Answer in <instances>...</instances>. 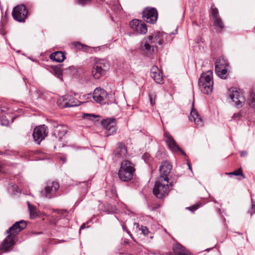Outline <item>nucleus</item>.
I'll return each instance as SVG.
<instances>
[{"label":"nucleus","mask_w":255,"mask_h":255,"mask_svg":"<svg viewBox=\"0 0 255 255\" xmlns=\"http://www.w3.org/2000/svg\"><path fill=\"white\" fill-rule=\"evenodd\" d=\"M93 98L95 101L101 104H109L114 101L112 95H108L107 92L100 88H96L93 94Z\"/></svg>","instance_id":"7"},{"label":"nucleus","mask_w":255,"mask_h":255,"mask_svg":"<svg viewBox=\"0 0 255 255\" xmlns=\"http://www.w3.org/2000/svg\"><path fill=\"white\" fill-rule=\"evenodd\" d=\"M150 75L156 83L161 84L163 81V76L161 71L157 66L154 65L150 70Z\"/></svg>","instance_id":"18"},{"label":"nucleus","mask_w":255,"mask_h":255,"mask_svg":"<svg viewBox=\"0 0 255 255\" xmlns=\"http://www.w3.org/2000/svg\"><path fill=\"white\" fill-rule=\"evenodd\" d=\"M69 69L70 70H71L72 69H74V67H70L69 68Z\"/></svg>","instance_id":"48"},{"label":"nucleus","mask_w":255,"mask_h":255,"mask_svg":"<svg viewBox=\"0 0 255 255\" xmlns=\"http://www.w3.org/2000/svg\"><path fill=\"white\" fill-rule=\"evenodd\" d=\"M167 34L157 32L154 35H149L145 38L141 45L142 51L147 55H151L157 50V44L162 45L166 40Z\"/></svg>","instance_id":"1"},{"label":"nucleus","mask_w":255,"mask_h":255,"mask_svg":"<svg viewBox=\"0 0 255 255\" xmlns=\"http://www.w3.org/2000/svg\"><path fill=\"white\" fill-rule=\"evenodd\" d=\"M131 28L139 34H145L147 29L146 24L141 20L133 19L130 22Z\"/></svg>","instance_id":"16"},{"label":"nucleus","mask_w":255,"mask_h":255,"mask_svg":"<svg viewBox=\"0 0 255 255\" xmlns=\"http://www.w3.org/2000/svg\"><path fill=\"white\" fill-rule=\"evenodd\" d=\"M142 17L146 22L154 23L157 20L158 13L154 8H146L143 11Z\"/></svg>","instance_id":"11"},{"label":"nucleus","mask_w":255,"mask_h":255,"mask_svg":"<svg viewBox=\"0 0 255 255\" xmlns=\"http://www.w3.org/2000/svg\"><path fill=\"white\" fill-rule=\"evenodd\" d=\"M115 156L119 158H123L128 154V150L126 145L121 142L118 143L115 150Z\"/></svg>","instance_id":"20"},{"label":"nucleus","mask_w":255,"mask_h":255,"mask_svg":"<svg viewBox=\"0 0 255 255\" xmlns=\"http://www.w3.org/2000/svg\"><path fill=\"white\" fill-rule=\"evenodd\" d=\"M56 131L60 136H62L67 133V128L63 125H59L56 127Z\"/></svg>","instance_id":"27"},{"label":"nucleus","mask_w":255,"mask_h":255,"mask_svg":"<svg viewBox=\"0 0 255 255\" xmlns=\"http://www.w3.org/2000/svg\"><path fill=\"white\" fill-rule=\"evenodd\" d=\"M76 46L77 47H79L80 46H81V48L82 49H87V48H89V47L87 45H83L81 43H80V42H76Z\"/></svg>","instance_id":"36"},{"label":"nucleus","mask_w":255,"mask_h":255,"mask_svg":"<svg viewBox=\"0 0 255 255\" xmlns=\"http://www.w3.org/2000/svg\"><path fill=\"white\" fill-rule=\"evenodd\" d=\"M116 7H117V10L116 11H115L116 12H118V11H119L120 10V6H118V5H116Z\"/></svg>","instance_id":"45"},{"label":"nucleus","mask_w":255,"mask_h":255,"mask_svg":"<svg viewBox=\"0 0 255 255\" xmlns=\"http://www.w3.org/2000/svg\"><path fill=\"white\" fill-rule=\"evenodd\" d=\"M171 168L172 165L169 163L168 162H162L159 168L160 177H166V179L169 180L168 175L170 173Z\"/></svg>","instance_id":"21"},{"label":"nucleus","mask_w":255,"mask_h":255,"mask_svg":"<svg viewBox=\"0 0 255 255\" xmlns=\"http://www.w3.org/2000/svg\"><path fill=\"white\" fill-rule=\"evenodd\" d=\"M50 58L53 61L57 62H62L65 58L64 53L62 51H57L52 53Z\"/></svg>","instance_id":"22"},{"label":"nucleus","mask_w":255,"mask_h":255,"mask_svg":"<svg viewBox=\"0 0 255 255\" xmlns=\"http://www.w3.org/2000/svg\"><path fill=\"white\" fill-rule=\"evenodd\" d=\"M102 125L106 129V134L110 136L116 132V120L115 119H106L102 122Z\"/></svg>","instance_id":"17"},{"label":"nucleus","mask_w":255,"mask_h":255,"mask_svg":"<svg viewBox=\"0 0 255 255\" xmlns=\"http://www.w3.org/2000/svg\"><path fill=\"white\" fill-rule=\"evenodd\" d=\"M0 153H1V152H0Z\"/></svg>","instance_id":"50"},{"label":"nucleus","mask_w":255,"mask_h":255,"mask_svg":"<svg viewBox=\"0 0 255 255\" xmlns=\"http://www.w3.org/2000/svg\"><path fill=\"white\" fill-rule=\"evenodd\" d=\"M211 10L215 29L218 32L222 31L224 28V24L222 18L219 16L218 9L216 7H212Z\"/></svg>","instance_id":"10"},{"label":"nucleus","mask_w":255,"mask_h":255,"mask_svg":"<svg viewBox=\"0 0 255 255\" xmlns=\"http://www.w3.org/2000/svg\"><path fill=\"white\" fill-rule=\"evenodd\" d=\"M122 227L124 231H125L128 235H130V232L126 228L124 225L122 226Z\"/></svg>","instance_id":"40"},{"label":"nucleus","mask_w":255,"mask_h":255,"mask_svg":"<svg viewBox=\"0 0 255 255\" xmlns=\"http://www.w3.org/2000/svg\"><path fill=\"white\" fill-rule=\"evenodd\" d=\"M216 74L222 79H226L228 76L227 68L221 67H215Z\"/></svg>","instance_id":"23"},{"label":"nucleus","mask_w":255,"mask_h":255,"mask_svg":"<svg viewBox=\"0 0 255 255\" xmlns=\"http://www.w3.org/2000/svg\"><path fill=\"white\" fill-rule=\"evenodd\" d=\"M86 228V224H83L81 225V227H80V230H82V229H84Z\"/></svg>","instance_id":"43"},{"label":"nucleus","mask_w":255,"mask_h":255,"mask_svg":"<svg viewBox=\"0 0 255 255\" xmlns=\"http://www.w3.org/2000/svg\"><path fill=\"white\" fill-rule=\"evenodd\" d=\"M91 0H77V3L78 4L84 5L90 3Z\"/></svg>","instance_id":"31"},{"label":"nucleus","mask_w":255,"mask_h":255,"mask_svg":"<svg viewBox=\"0 0 255 255\" xmlns=\"http://www.w3.org/2000/svg\"><path fill=\"white\" fill-rule=\"evenodd\" d=\"M230 97L236 107L240 108L243 106L245 102V98L239 90L234 88L230 94Z\"/></svg>","instance_id":"14"},{"label":"nucleus","mask_w":255,"mask_h":255,"mask_svg":"<svg viewBox=\"0 0 255 255\" xmlns=\"http://www.w3.org/2000/svg\"><path fill=\"white\" fill-rule=\"evenodd\" d=\"M60 159L61 160H62L63 162H66V158H65V157H61Z\"/></svg>","instance_id":"44"},{"label":"nucleus","mask_w":255,"mask_h":255,"mask_svg":"<svg viewBox=\"0 0 255 255\" xmlns=\"http://www.w3.org/2000/svg\"><path fill=\"white\" fill-rule=\"evenodd\" d=\"M175 33H173V32H172V33H171V34H175Z\"/></svg>","instance_id":"49"},{"label":"nucleus","mask_w":255,"mask_h":255,"mask_svg":"<svg viewBox=\"0 0 255 255\" xmlns=\"http://www.w3.org/2000/svg\"><path fill=\"white\" fill-rule=\"evenodd\" d=\"M251 216H252L253 214L255 213V203L252 200V211L250 212Z\"/></svg>","instance_id":"35"},{"label":"nucleus","mask_w":255,"mask_h":255,"mask_svg":"<svg viewBox=\"0 0 255 255\" xmlns=\"http://www.w3.org/2000/svg\"><path fill=\"white\" fill-rule=\"evenodd\" d=\"M110 68V64L106 59L95 58L91 71L92 75L95 79H99L106 74Z\"/></svg>","instance_id":"3"},{"label":"nucleus","mask_w":255,"mask_h":255,"mask_svg":"<svg viewBox=\"0 0 255 255\" xmlns=\"http://www.w3.org/2000/svg\"><path fill=\"white\" fill-rule=\"evenodd\" d=\"M59 188L58 182L49 181L45 187V196L47 198H51L55 196L56 191Z\"/></svg>","instance_id":"13"},{"label":"nucleus","mask_w":255,"mask_h":255,"mask_svg":"<svg viewBox=\"0 0 255 255\" xmlns=\"http://www.w3.org/2000/svg\"><path fill=\"white\" fill-rule=\"evenodd\" d=\"M27 204L31 218H35L38 216L36 209L34 206L30 205L28 202H27Z\"/></svg>","instance_id":"25"},{"label":"nucleus","mask_w":255,"mask_h":255,"mask_svg":"<svg viewBox=\"0 0 255 255\" xmlns=\"http://www.w3.org/2000/svg\"><path fill=\"white\" fill-rule=\"evenodd\" d=\"M198 208V205H194L192 207L187 208V209H189L191 211H194L196 210V209H197Z\"/></svg>","instance_id":"39"},{"label":"nucleus","mask_w":255,"mask_h":255,"mask_svg":"<svg viewBox=\"0 0 255 255\" xmlns=\"http://www.w3.org/2000/svg\"><path fill=\"white\" fill-rule=\"evenodd\" d=\"M189 118L191 122L193 121L196 126L198 127H201L204 125L203 119L195 109H192Z\"/></svg>","instance_id":"19"},{"label":"nucleus","mask_w":255,"mask_h":255,"mask_svg":"<svg viewBox=\"0 0 255 255\" xmlns=\"http://www.w3.org/2000/svg\"><path fill=\"white\" fill-rule=\"evenodd\" d=\"M229 66L228 61L224 58H220L217 62V64L215 67H221L224 68H227Z\"/></svg>","instance_id":"26"},{"label":"nucleus","mask_w":255,"mask_h":255,"mask_svg":"<svg viewBox=\"0 0 255 255\" xmlns=\"http://www.w3.org/2000/svg\"><path fill=\"white\" fill-rule=\"evenodd\" d=\"M188 166L189 169L190 170H192L191 166V165H190V164L189 163H188Z\"/></svg>","instance_id":"46"},{"label":"nucleus","mask_w":255,"mask_h":255,"mask_svg":"<svg viewBox=\"0 0 255 255\" xmlns=\"http://www.w3.org/2000/svg\"><path fill=\"white\" fill-rule=\"evenodd\" d=\"M82 117L84 119L92 120L93 118H96L97 116L91 114H84Z\"/></svg>","instance_id":"30"},{"label":"nucleus","mask_w":255,"mask_h":255,"mask_svg":"<svg viewBox=\"0 0 255 255\" xmlns=\"http://www.w3.org/2000/svg\"><path fill=\"white\" fill-rule=\"evenodd\" d=\"M0 124L2 126H7L9 124V121L3 118H2L0 120Z\"/></svg>","instance_id":"33"},{"label":"nucleus","mask_w":255,"mask_h":255,"mask_svg":"<svg viewBox=\"0 0 255 255\" xmlns=\"http://www.w3.org/2000/svg\"><path fill=\"white\" fill-rule=\"evenodd\" d=\"M48 133L47 127L45 125L38 126L34 128L32 135L38 144L44 139Z\"/></svg>","instance_id":"12"},{"label":"nucleus","mask_w":255,"mask_h":255,"mask_svg":"<svg viewBox=\"0 0 255 255\" xmlns=\"http://www.w3.org/2000/svg\"><path fill=\"white\" fill-rule=\"evenodd\" d=\"M150 104L152 106L155 105V95L154 94H150L149 95Z\"/></svg>","instance_id":"32"},{"label":"nucleus","mask_w":255,"mask_h":255,"mask_svg":"<svg viewBox=\"0 0 255 255\" xmlns=\"http://www.w3.org/2000/svg\"><path fill=\"white\" fill-rule=\"evenodd\" d=\"M115 5H113L112 7V9L114 10H115Z\"/></svg>","instance_id":"47"},{"label":"nucleus","mask_w":255,"mask_h":255,"mask_svg":"<svg viewBox=\"0 0 255 255\" xmlns=\"http://www.w3.org/2000/svg\"><path fill=\"white\" fill-rule=\"evenodd\" d=\"M57 213L61 216V217H66V214L67 213L66 210H57Z\"/></svg>","instance_id":"34"},{"label":"nucleus","mask_w":255,"mask_h":255,"mask_svg":"<svg viewBox=\"0 0 255 255\" xmlns=\"http://www.w3.org/2000/svg\"><path fill=\"white\" fill-rule=\"evenodd\" d=\"M213 72L209 70L203 73L199 79V86L202 93L210 94L213 91Z\"/></svg>","instance_id":"5"},{"label":"nucleus","mask_w":255,"mask_h":255,"mask_svg":"<svg viewBox=\"0 0 255 255\" xmlns=\"http://www.w3.org/2000/svg\"><path fill=\"white\" fill-rule=\"evenodd\" d=\"M141 230L144 235H146L148 233V229L146 227L141 226Z\"/></svg>","instance_id":"37"},{"label":"nucleus","mask_w":255,"mask_h":255,"mask_svg":"<svg viewBox=\"0 0 255 255\" xmlns=\"http://www.w3.org/2000/svg\"><path fill=\"white\" fill-rule=\"evenodd\" d=\"M166 179V177H159L155 183L153 193L158 198H162L167 195L172 186Z\"/></svg>","instance_id":"4"},{"label":"nucleus","mask_w":255,"mask_h":255,"mask_svg":"<svg viewBox=\"0 0 255 255\" xmlns=\"http://www.w3.org/2000/svg\"><path fill=\"white\" fill-rule=\"evenodd\" d=\"M28 14V10L25 6L23 4H20L14 7L12 15L15 20L22 22H24Z\"/></svg>","instance_id":"8"},{"label":"nucleus","mask_w":255,"mask_h":255,"mask_svg":"<svg viewBox=\"0 0 255 255\" xmlns=\"http://www.w3.org/2000/svg\"><path fill=\"white\" fill-rule=\"evenodd\" d=\"M26 223L24 220H21L15 223L8 230L7 233L9 235L3 241L1 250L6 252L14 244L15 240V236L26 227Z\"/></svg>","instance_id":"2"},{"label":"nucleus","mask_w":255,"mask_h":255,"mask_svg":"<svg viewBox=\"0 0 255 255\" xmlns=\"http://www.w3.org/2000/svg\"><path fill=\"white\" fill-rule=\"evenodd\" d=\"M226 174L234 175L235 176H238V175H241L243 176V173L242 170L241 168L239 169L238 170H237L236 171L232 172L226 173Z\"/></svg>","instance_id":"29"},{"label":"nucleus","mask_w":255,"mask_h":255,"mask_svg":"<svg viewBox=\"0 0 255 255\" xmlns=\"http://www.w3.org/2000/svg\"><path fill=\"white\" fill-rule=\"evenodd\" d=\"M249 105L250 107L255 108V91H252L249 99Z\"/></svg>","instance_id":"28"},{"label":"nucleus","mask_w":255,"mask_h":255,"mask_svg":"<svg viewBox=\"0 0 255 255\" xmlns=\"http://www.w3.org/2000/svg\"><path fill=\"white\" fill-rule=\"evenodd\" d=\"M52 72L57 78L61 79L62 77V73L60 68L58 66L51 67Z\"/></svg>","instance_id":"24"},{"label":"nucleus","mask_w":255,"mask_h":255,"mask_svg":"<svg viewBox=\"0 0 255 255\" xmlns=\"http://www.w3.org/2000/svg\"><path fill=\"white\" fill-rule=\"evenodd\" d=\"M147 157H148L147 154H144V155H143L142 156V159H143V160L144 161H146L147 160Z\"/></svg>","instance_id":"42"},{"label":"nucleus","mask_w":255,"mask_h":255,"mask_svg":"<svg viewBox=\"0 0 255 255\" xmlns=\"http://www.w3.org/2000/svg\"><path fill=\"white\" fill-rule=\"evenodd\" d=\"M247 154V152L246 151H241V156H245Z\"/></svg>","instance_id":"41"},{"label":"nucleus","mask_w":255,"mask_h":255,"mask_svg":"<svg viewBox=\"0 0 255 255\" xmlns=\"http://www.w3.org/2000/svg\"><path fill=\"white\" fill-rule=\"evenodd\" d=\"M165 142L169 148L174 153H177L180 152L183 155L186 156V153L177 144L172 136L168 132L164 133Z\"/></svg>","instance_id":"9"},{"label":"nucleus","mask_w":255,"mask_h":255,"mask_svg":"<svg viewBox=\"0 0 255 255\" xmlns=\"http://www.w3.org/2000/svg\"><path fill=\"white\" fill-rule=\"evenodd\" d=\"M241 116V114L240 113H235L234 114L232 118L234 119H236L238 118H240Z\"/></svg>","instance_id":"38"},{"label":"nucleus","mask_w":255,"mask_h":255,"mask_svg":"<svg viewBox=\"0 0 255 255\" xmlns=\"http://www.w3.org/2000/svg\"><path fill=\"white\" fill-rule=\"evenodd\" d=\"M64 102L62 108H70L78 106L80 104V102L76 99L71 95H66L61 97L58 101V104H60V101Z\"/></svg>","instance_id":"15"},{"label":"nucleus","mask_w":255,"mask_h":255,"mask_svg":"<svg viewBox=\"0 0 255 255\" xmlns=\"http://www.w3.org/2000/svg\"><path fill=\"white\" fill-rule=\"evenodd\" d=\"M135 171L134 165L129 160L123 161L119 171L118 176L121 180L128 182L133 177Z\"/></svg>","instance_id":"6"}]
</instances>
